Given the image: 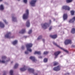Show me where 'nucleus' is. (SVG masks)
<instances>
[{"label":"nucleus","instance_id":"f257e3e1","mask_svg":"<svg viewBox=\"0 0 75 75\" xmlns=\"http://www.w3.org/2000/svg\"><path fill=\"white\" fill-rule=\"evenodd\" d=\"M26 46L28 51H29V52H32V50L30 49V48L31 47H32V46H33V44L31 43L27 44H26Z\"/></svg>","mask_w":75,"mask_h":75},{"label":"nucleus","instance_id":"f03ea898","mask_svg":"<svg viewBox=\"0 0 75 75\" xmlns=\"http://www.w3.org/2000/svg\"><path fill=\"white\" fill-rule=\"evenodd\" d=\"M28 11H29L28 10H26V13L24 14L23 15V19H27V18H28V15L29 14Z\"/></svg>","mask_w":75,"mask_h":75},{"label":"nucleus","instance_id":"7ed1b4c3","mask_svg":"<svg viewBox=\"0 0 75 75\" xmlns=\"http://www.w3.org/2000/svg\"><path fill=\"white\" fill-rule=\"evenodd\" d=\"M53 44H54V45H56V46H57V47H58L59 48H60V49H61V50H63L64 51H65V52H68V51L67 50H65V49L62 48V47H61L59 45H57V43L54 42H53Z\"/></svg>","mask_w":75,"mask_h":75},{"label":"nucleus","instance_id":"20e7f679","mask_svg":"<svg viewBox=\"0 0 75 75\" xmlns=\"http://www.w3.org/2000/svg\"><path fill=\"white\" fill-rule=\"evenodd\" d=\"M65 45H68V44H72V41L70 40L67 39L64 42Z\"/></svg>","mask_w":75,"mask_h":75},{"label":"nucleus","instance_id":"39448f33","mask_svg":"<svg viewBox=\"0 0 75 75\" xmlns=\"http://www.w3.org/2000/svg\"><path fill=\"white\" fill-rule=\"evenodd\" d=\"M42 28H44V29H46L48 27H49V24L47 23H45L43 24H42Z\"/></svg>","mask_w":75,"mask_h":75},{"label":"nucleus","instance_id":"423d86ee","mask_svg":"<svg viewBox=\"0 0 75 75\" xmlns=\"http://www.w3.org/2000/svg\"><path fill=\"white\" fill-rule=\"evenodd\" d=\"M36 1H37L36 0H32L30 2V4L32 6L34 7L35 6V3H36Z\"/></svg>","mask_w":75,"mask_h":75},{"label":"nucleus","instance_id":"0eeeda50","mask_svg":"<svg viewBox=\"0 0 75 75\" xmlns=\"http://www.w3.org/2000/svg\"><path fill=\"white\" fill-rule=\"evenodd\" d=\"M6 56H2V61L0 60V63H5L6 61H5V59H6Z\"/></svg>","mask_w":75,"mask_h":75},{"label":"nucleus","instance_id":"6e6552de","mask_svg":"<svg viewBox=\"0 0 75 75\" xmlns=\"http://www.w3.org/2000/svg\"><path fill=\"white\" fill-rule=\"evenodd\" d=\"M6 38H11L13 37H11V33L10 32L8 33L5 36Z\"/></svg>","mask_w":75,"mask_h":75},{"label":"nucleus","instance_id":"1a4fd4ad","mask_svg":"<svg viewBox=\"0 0 75 75\" xmlns=\"http://www.w3.org/2000/svg\"><path fill=\"white\" fill-rule=\"evenodd\" d=\"M61 51H57L56 52H55L54 54V55L55 56V58H57V57H58V56L59 54H60L61 53Z\"/></svg>","mask_w":75,"mask_h":75},{"label":"nucleus","instance_id":"9d476101","mask_svg":"<svg viewBox=\"0 0 75 75\" xmlns=\"http://www.w3.org/2000/svg\"><path fill=\"white\" fill-rule=\"evenodd\" d=\"M53 70L54 71H58L60 70V66H58L57 67H54L53 69Z\"/></svg>","mask_w":75,"mask_h":75},{"label":"nucleus","instance_id":"9b49d317","mask_svg":"<svg viewBox=\"0 0 75 75\" xmlns=\"http://www.w3.org/2000/svg\"><path fill=\"white\" fill-rule=\"evenodd\" d=\"M62 8L63 9H64V10H70V8L67 6H63Z\"/></svg>","mask_w":75,"mask_h":75},{"label":"nucleus","instance_id":"f8f14e48","mask_svg":"<svg viewBox=\"0 0 75 75\" xmlns=\"http://www.w3.org/2000/svg\"><path fill=\"white\" fill-rule=\"evenodd\" d=\"M30 58L32 60L33 62H35V61H37V60L35 59V58L34 57L31 56L30 57Z\"/></svg>","mask_w":75,"mask_h":75},{"label":"nucleus","instance_id":"ddd939ff","mask_svg":"<svg viewBox=\"0 0 75 75\" xmlns=\"http://www.w3.org/2000/svg\"><path fill=\"white\" fill-rule=\"evenodd\" d=\"M50 37H51L52 38H53L54 39H55V38H57V35H50Z\"/></svg>","mask_w":75,"mask_h":75},{"label":"nucleus","instance_id":"4468645a","mask_svg":"<svg viewBox=\"0 0 75 75\" xmlns=\"http://www.w3.org/2000/svg\"><path fill=\"white\" fill-rule=\"evenodd\" d=\"M75 21V17H74L71 19L70 20L69 23H74Z\"/></svg>","mask_w":75,"mask_h":75},{"label":"nucleus","instance_id":"2eb2a0df","mask_svg":"<svg viewBox=\"0 0 75 75\" xmlns=\"http://www.w3.org/2000/svg\"><path fill=\"white\" fill-rule=\"evenodd\" d=\"M28 71H30V72H31V73H34V70L33 69H30L29 68L28 69Z\"/></svg>","mask_w":75,"mask_h":75},{"label":"nucleus","instance_id":"dca6fc26","mask_svg":"<svg viewBox=\"0 0 75 75\" xmlns=\"http://www.w3.org/2000/svg\"><path fill=\"white\" fill-rule=\"evenodd\" d=\"M67 17H68L67 14H64L63 15V18L64 20H67Z\"/></svg>","mask_w":75,"mask_h":75},{"label":"nucleus","instance_id":"f3484780","mask_svg":"<svg viewBox=\"0 0 75 75\" xmlns=\"http://www.w3.org/2000/svg\"><path fill=\"white\" fill-rule=\"evenodd\" d=\"M20 70L21 71H25L26 70V67L25 66H24V67L23 68L20 69Z\"/></svg>","mask_w":75,"mask_h":75},{"label":"nucleus","instance_id":"a211bd4d","mask_svg":"<svg viewBox=\"0 0 75 75\" xmlns=\"http://www.w3.org/2000/svg\"><path fill=\"white\" fill-rule=\"evenodd\" d=\"M0 27L1 28H4V24L1 22H0Z\"/></svg>","mask_w":75,"mask_h":75},{"label":"nucleus","instance_id":"6ab92c4d","mask_svg":"<svg viewBox=\"0 0 75 75\" xmlns=\"http://www.w3.org/2000/svg\"><path fill=\"white\" fill-rule=\"evenodd\" d=\"M25 32V29H22L21 31L19 32L20 34H24Z\"/></svg>","mask_w":75,"mask_h":75},{"label":"nucleus","instance_id":"aec40b11","mask_svg":"<svg viewBox=\"0 0 75 75\" xmlns=\"http://www.w3.org/2000/svg\"><path fill=\"white\" fill-rule=\"evenodd\" d=\"M26 25L28 27H30V22H29V21H28L26 22Z\"/></svg>","mask_w":75,"mask_h":75},{"label":"nucleus","instance_id":"412c9836","mask_svg":"<svg viewBox=\"0 0 75 75\" xmlns=\"http://www.w3.org/2000/svg\"><path fill=\"white\" fill-rule=\"evenodd\" d=\"M71 33H72V34H74L75 33V28H72L71 30Z\"/></svg>","mask_w":75,"mask_h":75},{"label":"nucleus","instance_id":"4be33fe9","mask_svg":"<svg viewBox=\"0 0 75 75\" xmlns=\"http://www.w3.org/2000/svg\"><path fill=\"white\" fill-rule=\"evenodd\" d=\"M18 41L17 40H15L13 42L12 44L13 45H16V44H17Z\"/></svg>","mask_w":75,"mask_h":75},{"label":"nucleus","instance_id":"5701e85b","mask_svg":"<svg viewBox=\"0 0 75 75\" xmlns=\"http://www.w3.org/2000/svg\"><path fill=\"white\" fill-rule=\"evenodd\" d=\"M53 66H56V65H58V62H53Z\"/></svg>","mask_w":75,"mask_h":75},{"label":"nucleus","instance_id":"b1692460","mask_svg":"<svg viewBox=\"0 0 75 75\" xmlns=\"http://www.w3.org/2000/svg\"><path fill=\"white\" fill-rule=\"evenodd\" d=\"M34 54H38V55H40L41 52L38 51H35Z\"/></svg>","mask_w":75,"mask_h":75},{"label":"nucleus","instance_id":"393cba45","mask_svg":"<svg viewBox=\"0 0 75 75\" xmlns=\"http://www.w3.org/2000/svg\"><path fill=\"white\" fill-rule=\"evenodd\" d=\"M12 19L13 21H16V18L14 16H12Z\"/></svg>","mask_w":75,"mask_h":75},{"label":"nucleus","instance_id":"a878e982","mask_svg":"<svg viewBox=\"0 0 75 75\" xmlns=\"http://www.w3.org/2000/svg\"><path fill=\"white\" fill-rule=\"evenodd\" d=\"M4 9V7L2 5H1L0 6V10H3Z\"/></svg>","mask_w":75,"mask_h":75},{"label":"nucleus","instance_id":"bb28decb","mask_svg":"<svg viewBox=\"0 0 75 75\" xmlns=\"http://www.w3.org/2000/svg\"><path fill=\"white\" fill-rule=\"evenodd\" d=\"M18 64H16L14 67V69H16L18 67Z\"/></svg>","mask_w":75,"mask_h":75},{"label":"nucleus","instance_id":"cd10ccee","mask_svg":"<svg viewBox=\"0 0 75 75\" xmlns=\"http://www.w3.org/2000/svg\"><path fill=\"white\" fill-rule=\"evenodd\" d=\"M47 61H48V59L45 58L44 60V62H47Z\"/></svg>","mask_w":75,"mask_h":75},{"label":"nucleus","instance_id":"c85d7f7f","mask_svg":"<svg viewBox=\"0 0 75 75\" xmlns=\"http://www.w3.org/2000/svg\"><path fill=\"white\" fill-rule=\"evenodd\" d=\"M72 0H66V2L68 3L72 2Z\"/></svg>","mask_w":75,"mask_h":75},{"label":"nucleus","instance_id":"c756f323","mask_svg":"<svg viewBox=\"0 0 75 75\" xmlns=\"http://www.w3.org/2000/svg\"><path fill=\"white\" fill-rule=\"evenodd\" d=\"M13 70H11L10 71V74L11 75H13Z\"/></svg>","mask_w":75,"mask_h":75},{"label":"nucleus","instance_id":"7c9ffc66","mask_svg":"<svg viewBox=\"0 0 75 75\" xmlns=\"http://www.w3.org/2000/svg\"><path fill=\"white\" fill-rule=\"evenodd\" d=\"M42 38V36H39L38 38V40H40V39H41Z\"/></svg>","mask_w":75,"mask_h":75},{"label":"nucleus","instance_id":"2f4dec72","mask_svg":"<svg viewBox=\"0 0 75 75\" xmlns=\"http://www.w3.org/2000/svg\"><path fill=\"white\" fill-rule=\"evenodd\" d=\"M71 15H74V11H71Z\"/></svg>","mask_w":75,"mask_h":75},{"label":"nucleus","instance_id":"473e14b6","mask_svg":"<svg viewBox=\"0 0 75 75\" xmlns=\"http://www.w3.org/2000/svg\"><path fill=\"white\" fill-rule=\"evenodd\" d=\"M48 54V52H45L44 53V54L45 55H47V54Z\"/></svg>","mask_w":75,"mask_h":75},{"label":"nucleus","instance_id":"72a5a7b5","mask_svg":"<svg viewBox=\"0 0 75 75\" xmlns=\"http://www.w3.org/2000/svg\"><path fill=\"white\" fill-rule=\"evenodd\" d=\"M32 33V30H30L29 31V32L28 33V34H30L31 33Z\"/></svg>","mask_w":75,"mask_h":75},{"label":"nucleus","instance_id":"f704fd0d","mask_svg":"<svg viewBox=\"0 0 75 75\" xmlns=\"http://www.w3.org/2000/svg\"><path fill=\"white\" fill-rule=\"evenodd\" d=\"M25 54H28V52L27 51H26L25 52Z\"/></svg>","mask_w":75,"mask_h":75},{"label":"nucleus","instance_id":"c9c22d12","mask_svg":"<svg viewBox=\"0 0 75 75\" xmlns=\"http://www.w3.org/2000/svg\"><path fill=\"white\" fill-rule=\"evenodd\" d=\"M4 23H5V24H7V21H6V20H4Z\"/></svg>","mask_w":75,"mask_h":75},{"label":"nucleus","instance_id":"e433bc0d","mask_svg":"<svg viewBox=\"0 0 75 75\" xmlns=\"http://www.w3.org/2000/svg\"><path fill=\"white\" fill-rule=\"evenodd\" d=\"M27 0H24L23 1L24 3H27Z\"/></svg>","mask_w":75,"mask_h":75},{"label":"nucleus","instance_id":"4c0bfd02","mask_svg":"<svg viewBox=\"0 0 75 75\" xmlns=\"http://www.w3.org/2000/svg\"><path fill=\"white\" fill-rule=\"evenodd\" d=\"M52 27L51 26V27L50 28H49V30H52Z\"/></svg>","mask_w":75,"mask_h":75},{"label":"nucleus","instance_id":"58836bf2","mask_svg":"<svg viewBox=\"0 0 75 75\" xmlns=\"http://www.w3.org/2000/svg\"><path fill=\"white\" fill-rule=\"evenodd\" d=\"M21 49H22V50H24V46H22Z\"/></svg>","mask_w":75,"mask_h":75},{"label":"nucleus","instance_id":"ea45409f","mask_svg":"<svg viewBox=\"0 0 75 75\" xmlns=\"http://www.w3.org/2000/svg\"><path fill=\"white\" fill-rule=\"evenodd\" d=\"M39 58H42V56H39Z\"/></svg>","mask_w":75,"mask_h":75},{"label":"nucleus","instance_id":"a19ab883","mask_svg":"<svg viewBox=\"0 0 75 75\" xmlns=\"http://www.w3.org/2000/svg\"><path fill=\"white\" fill-rule=\"evenodd\" d=\"M49 21H50V23L51 24V20H50Z\"/></svg>","mask_w":75,"mask_h":75},{"label":"nucleus","instance_id":"79ce46f5","mask_svg":"<svg viewBox=\"0 0 75 75\" xmlns=\"http://www.w3.org/2000/svg\"><path fill=\"white\" fill-rule=\"evenodd\" d=\"M42 41L44 42V41H45V40L44 39H42Z\"/></svg>","mask_w":75,"mask_h":75},{"label":"nucleus","instance_id":"37998d69","mask_svg":"<svg viewBox=\"0 0 75 75\" xmlns=\"http://www.w3.org/2000/svg\"><path fill=\"white\" fill-rule=\"evenodd\" d=\"M35 75H38L37 73H35L34 74Z\"/></svg>","mask_w":75,"mask_h":75},{"label":"nucleus","instance_id":"c03bdc74","mask_svg":"<svg viewBox=\"0 0 75 75\" xmlns=\"http://www.w3.org/2000/svg\"><path fill=\"white\" fill-rule=\"evenodd\" d=\"M72 47H75L74 46H72Z\"/></svg>","mask_w":75,"mask_h":75},{"label":"nucleus","instance_id":"a18cd8bd","mask_svg":"<svg viewBox=\"0 0 75 75\" xmlns=\"http://www.w3.org/2000/svg\"><path fill=\"white\" fill-rule=\"evenodd\" d=\"M0 1H2V0H0Z\"/></svg>","mask_w":75,"mask_h":75},{"label":"nucleus","instance_id":"49530a36","mask_svg":"<svg viewBox=\"0 0 75 75\" xmlns=\"http://www.w3.org/2000/svg\"><path fill=\"white\" fill-rule=\"evenodd\" d=\"M18 1H20V0H18Z\"/></svg>","mask_w":75,"mask_h":75},{"label":"nucleus","instance_id":"de8ad7c7","mask_svg":"<svg viewBox=\"0 0 75 75\" xmlns=\"http://www.w3.org/2000/svg\"><path fill=\"white\" fill-rule=\"evenodd\" d=\"M6 61H7V62H8V60H7Z\"/></svg>","mask_w":75,"mask_h":75},{"label":"nucleus","instance_id":"09e8293b","mask_svg":"<svg viewBox=\"0 0 75 75\" xmlns=\"http://www.w3.org/2000/svg\"><path fill=\"white\" fill-rule=\"evenodd\" d=\"M12 62H11V63H12Z\"/></svg>","mask_w":75,"mask_h":75}]
</instances>
